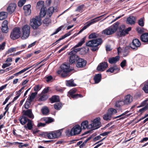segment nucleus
Returning a JSON list of instances; mask_svg holds the SVG:
<instances>
[{
	"mask_svg": "<svg viewBox=\"0 0 148 148\" xmlns=\"http://www.w3.org/2000/svg\"><path fill=\"white\" fill-rule=\"evenodd\" d=\"M102 42V40L101 38L92 39L87 42L86 45L87 46L92 47L91 50L93 51H96L98 49V46L100 45Z\"/></svg>",
	"mask_w": 148,
	"mask_h": 148,
	"instance_id": "obj_1",
	"label": "nucleus"
},
{
	"mask_svg": "<svg viewBox=\"0 0 148 148\" xmlns=\"http://www.w3.org/2000/svg\"><path fill=\"white\" fill-rule=\"evenodd\" d=\"M119 23L117 22L102 32V34L106 35H110L114 33L117 30Z\"/></svg>",
	"mask_w": 148,
	"mask_h": 148,
	"instance_id": "obj_2",
	"label": "nucleus"
},
{
	"mask_svg": "<svg viewBox=\"0 0 148 148\" xmlns=\"http://www.w3.org/2000/svg\"><path fill=\"white\" fill-rule=\"evenodd\" d=\"M30 25L34 29H37L41 25V18L39 16H36L31 19Z\"/></svg>",
	"mask_w": 148,
	"mask_h": 148,
	"instance_id": "obj_3",
	"label": "nucleus"
},
{
	"mask_svg": "<svg viewBox=\"0 0 148 148\" xmlns=\"http://www.w3.org/2000/svg\"><path fill=\"white\" fill-rule=\"evenodd\" d=\"M30 28L29 25H25L22 27L23 36L21 37L22 39H27L29 36L30 33Z\"/></svg>",
	"mask_w": 148,
	"mask_h": 148,
	"instance_id": "obj_4",
	"label": "nucleus"
},
{
	"mask_svg": "<svg viewBox=\"0 0 148 148\" xmlns=\"http://www.w3.org/2000/svg\"><path fill=\"white\" fill-rule=\"evenodd\" d=\"M21 32L19 27L14 28L11 32L10 37L13 40H15L21 36Z\"/></svg>",
	"mask_w": 148,
	"mask_h": 148,
	"instance_id": "obj_5",
	"label": "nucleus"
},
{
	"mask_svg": "<svg viewBox=\"0 0 148 148\" xmlns=\"http://www.w3.org/2000/svg\"><path fill=\"white\" fill-rule=\"evenodd\" d=\"M61 130H59L48 133L47 134V136L49 139L58 138L61 135Z\"/></svg>",
	"mask_w": 148,
	"mask_h": 148,
	"instance_id": "obj_6",
	"label": "nucleus"
},
{
	"mask_svg": "<svg viewBox=\"0 0 148 148\" xmlns=\"http://www.w3.org/2000/svg\"><path fill=\"white\" fill-rule=\"evenodd\" d=\"M103 15H101L100 16H98L96 18H95L94 19H93L91 20V21H89L88 24L84 26L82 29L80 30V31L77 34V35H78L80 33L82 32L84 30L86 29L87 27H89L91 25L97 22L99 20H96V19L97 18H100Z\"/></svg>",
	"mask_w": 148,
	"mask_h": 148,
	"instance_id": "obj_7",
	"label": "nucleus"
},
{
	"mask_svg": "<svg viewBox=\"0 0 148 148\" xmlns=\"http://www.w3.org/2000/svg\"><path fill=\"white\" fill-rule=\"evenodd\" d=\"M100 119L99 117L95 119L93 121L92 123L90 124V128H93L94 129H97L99 128L100 125L101 124V122H100Z\"/></svg>",
	"mask_w": 148,
	"mask_h": 148,
	"instance_id": "obj_8",
	"label": "nucleus"
},
{
	"mask_svg": "<svg viewBox=\"0 0 148 148\" xmlns=\"http://www.w3.org/2000/svg\"><path fill=\"white\" fill-rule=\"evenodd\" d=\"M82 131L79 125H76L74 126L71 130L70 134L71 136L79 134Z\"/></svg>",
	"mask_w": 148,
	"mask_h": 148,
	"instance_id": "obj_9",
	"label": "nucleus"
},
{
	"mask_svg": "<svg viewBox=\"0 0 148 148\" xmlns=\"http://www.w3.org/2000/svg\"><path fill=\"white\" fill-rule=\"evenodd\" d=\"M76 66L78 68H83L86 65L87 62L86 60L81 58H78L77 60Z\"/></svg>",
	"mask_w": 148,
	"mask_h": 148,
	"instance_id": "obj_10",
	"label": "nucleus"
},
{
	"mask_svg": "<svg viewBox=\"0 0 148 148\" xmlns=\"http://www.w3.org/2000/svg\"><path fill=\"white\" fill-rule=\"evenodd\" d=\"M108 66V64L106 62H101L98 65L97 69L98 71L102 72L105 70Z\"/></svg>",
	"mask_w": 148,
	"mask_h": 148,
	"instance_id": "obj_11",
	"label": "nucleus"
},
{
	"mask_svg": "<svg viewBox=\"0 0 148 148\" xmlns=\"http://www.w3.org/2000/svg\"><path fill=\"white\" fill-rule=\"evenodd\" d=\"M57 10L55 8L51 7L49 8L46 11V17L50 18L54 12H57Z\"/></svg>",
	"mask_w": 148,
	"mask_h": 148,
	"instance_id": "obj_12",
	"label": "nucleus"
},
{
	"mask_svg": "<svg viewBox=\"0 0 148 148\" xmlns=\"http://www.w3.org/2000/svg\"><path fill=\"white\" fill-rule=\"evenodd\" d=\"M22 114L23 115L27 116L31 119H33L34 117V115L32 112V110L31 109L26 110H23L22 112Z\"/></svg>",
	"mask_w": 148,
	"mask_h": 148,
	"instance_id": "obj_13",
	"label": "nucleus"
},
{
	"mask_svg": "<svg viewBox=\"0 0 148 148\" xmlns=\"http://www.w3.org/2000/svg\"><path fill=\"white\" fill-rule=\"evenodd\" d=\"M141 45L140 41L137 39H135L133 40L132 43L131 44L130 46L133 49H136Z\"/></svg>",
	"mask_w": 148,
	"mask_h": 148,
	"instance_id": "obj_14",
	"label": "nucleus"
},
{
	"mask_svg": "<svg viewBox=\"0 0 148 148\" xmlns=\"http://www.w3.org/2000/svg\"><path fill=\"white\" fill-rule=\"evenodd\" d=\"M16 6V5L14 3H12L9 4L7 10L8 13L11 14L15 11Z\"/></svg>",
	"mask_w": 148,
	"mask_h": 148,
	"instance_id": "obj_15",
	"label": "nucleus"
},
{
	"mask_svg": "<svg viewBox=\"0 0 148 148\" xmlns=\"http://www.w3.org/2000/svg\"><path fill=\"white\" fill-rule=\"evenodd\" d=\"M132 101V97L130 95L126 96L124 99L123 101V104H128L130 103Z\"/></svg>",
	"mask_w": 148,
	"mask_h": 148,
	"instance_id": "obj_16",
	"label": "nucleus"
},
{
	"mask_svg": "<svg viewBox=\"0 0 148 148\" xmlns=\"http://www.w3.org/2000/svg\"><path fill=\"white\" fill-rule=\"evenodd\" d=\"M119 31L118 32V35L120 36H124L126 34L125 29V26L122 25L119 27Z\"/></svg>",
	"mask_w": 148,
	"mask_h": 148,
	"instance_id": "obj_17",
	"label": "nucleus"
},
{
	"mask_svg": "<svg viewBox=\"0 0 148 148\" xmlns=\"http://www.w3.org/2000/svg\"><path fill=\"white\" fill-rule=\"evenodd\" d=\"M30 8L31 5L30 4H28L24 6L23 9L24 10L25 14L26 16L29 15L30 14L31 12Z\"/></svg>",
	"mask_w": 148,
	"mask_h": 148,
	"instance_id": "obj_18",
	"label": "nucleus"
},
{
	"mask_svg": "<svg viewBox=\"0 0 148 148\" xmlns=\"http://www.w3.org/2000/svg\"><path fill=\"white\" fill-rule=\"evenodd\" d=\"M119 68L116 65H115L113 67L110 68L106 71V72L111 73L115 72V73H116L119 72Z\"/></svg>",
	"mask_w": 148,
	"mask_h": 148,
	"instance_id": "obj_19",
	"label": "nucleus"
},
{
	"mask_svg": "<svg viewBox=\"0 0 148 148\" xmlns=\"http://www.w3.org/2000/svg\"><path fill=\"white\" fill-rule=\"evenodd\" d=\"M70 55L69 57V62L71 64H72L75 62L78 58V56L76 55L69 54Z\"/></svg>",
	"mask_w": 148,
	"mask_h": 148,
	"instance_id": "obj_20",
	"label": "nucleus"
},
{
	"mask_svg": "<svg viewBox=\"0 0 148 148\" xmlns=\"http://www.w3.org/2000/svg\"><path fill=\"white\" fill-rule=\"evenodd\" d=\"M29 120L26 117L23 115H22V116L20 117L19 119L20 122L22 125H25Z\"/></svg>",
	"mask_w": 148,
	"mask_h": 148,
	"instance_id": "obj_21",
	"label": "nucleus"
},
{
	"mask_svg": "<svg viewBox=\"0 0 148 148\" xmlns=\"http://www.w3.org/2000/svg\"><path fill=\"white\" fill-rule=\"evenodd\" d=\"M136 18L132 16H130L127 20V23L131 25L135 23Z\"/></svg>",
	"mask_w": 148,
	"mask_h": 148,
	"instance_id": "obj_22",
	"label": "nucleus"
},
{
	"mask_svg": "<svg viewBox=\"0 0 148 148\" xmlns=\"http://www.w3.org/2000/svg\"><path fill=\"white\" fill-rule=\"evenodd\" d=\"M120 59V57L119 56H116L114 57L110 58L108 59V62L111 64L116 63Z\"/></svg>",
	"mask_w": 148,
	"mask_h": 148,
	"instance_id": "obj_23",
	"label": "nucleus"
},
{
	"mask_svg": "<svg viewBox=\"0 0 148 148\" xmlns=\"http://www.w3.org/2000/svg\"><path fill=\"white\" fill-rule=\"evenodd\" d=\"M140 38L143 42L148 43V33H145L142 34Z\"/></svg>",
	"mask_w": 148,
	"mask_h": 148,
	"instance_id": "obj_24",
	"label": "nucleus"
},
{
	"mask_svg": "<svg viewBox=\"0 0 148 148\" xmlns=\"http://www.w3.org/2000/svg\"><path fill=\"white\" fill-rule=\"evenodd\" d=\"M65 83L66 85L69 87L75 86L76 85L73 79L66 81Z\"/></svg>",
	"mask_w": 148,
	"mask_h": 148,
	"instance_id": "obj_25",
	"label": "nucleus"
},
{
	"mask_svg": "<svg viewBox=\"0 0 148 148\" xmlns=\"http://www.w3.org/2000/svg\"><path fill=\"white\" fill-rule=\"evenodd\" d=\"M101 74H96L94 78L95 83H99L101 80Z\"/></svg>",
	"mask_w": 148,
	"mask_h": 148,
	"instance_id": "obj_26",
	"label": "nucleus"
},
{
	"mask_svg": "<svg viewBox=\"0 0 148 148\" xmlns=\"http://www.w3.org/2000/svg\"><path fill=\"white\" fill-rule=\"evenodd\" d=\"M90 125H88V122L87 121H85L83 122L81 124V127L82 129H84L86 128H90Z\"/></svg>",
	"mask_w": 148,
	"mask_h": 148,
	"instance_id": "obj_27",
	"label": "nucleus"
},
{
	"mask_svg": "<svg viewBox=\"0 0 148 148\" xmlns=\"http://www.w3.org/2000/svg\"><path fill=\"white\" fill-rule=\"evenodd\" d=\"M46 11L45 10V8L44 7H42L40 10V18L43 17L45 16H46Z\"/></svg>",
	"mask_w": 148,
	"mask_h": 148,
	"instance_id": "obj_28",
	"label": "nucleus"
},
{
	"mask_svg": "<svg viewBox=\"0 0 148 148\" xmlns=\"http://www.w3.org/2000/svg\"><path fill=\"white\" fill-rule=\"evenodd\" d=\"M112 115L109 112H108L107 113L103 116V119L105 120L109 121L111 118Z\"/></svg>",
	"mask_w": 148,
	"mask_h": 148,
	"instance_id": "obj_29",
	"label": "nucleus"
},
{
	"mask_svg": "<svg viewBox=\"0 0 148 148\" xmlns=\"http://www.w3.org/2000/svg\"><path fill=\"white\" fill-rule=\"evenodd\" d=\"M70 66L69 64H63L61 66V68L62 71H64L67 70L69 71V68Z\"/></svg>",
	"mask_w": 148,
	"mask_h": 148,
	"instance_id": "obj_30",
	"label": "nucleus"
},
{
	"mask_svg": "<svg viewBox=\"0 0 148 148\" xmlns=\"http://www.w3.org/2000/svg\"><path fill=\"white\" fill-rule=\"evenodd\" d=\"M7 17V13L5 12H2L0 13V20H3Z\"/></svg>",
	"mask_w": 148,
	"mask_h": 148,
	"instance_id": "obj_31",
	"label": "nucleus"
},
{
	"mask_svg": "<svg viewBox=\"0 0 148 148\" xmlns=\"http://www.w3.org/2000/svg\"><path fill=\"white\" fill-rule=\"evenodd\" d=\"M50 101L53 103L58 101H59V98L58 96L54 95L51 98Z\"/></svg>",
	"mask_w": 148,
	"mask_h": 148,
	"instance_id": "obj_32",
	"label": "nucleus"
},
{
	"mask_svg": "<svg viewBox=\"0 0 148 148\" xmlns=\"http://www.w3.org/2000/svg\"><path fill=\"white\" fill-rule=\"evenodd\" d=\"M31 67H27V68H24L23 69L21 70V71H19V72L15 73L14 75L15 76H17L23 73H24V72L28 70L29 69H30Z\"/></svg>",
	"mask_w": 148,
	"mask_h": 148,
	"instance_id": "obj_33",
	"label": "nucleus"
},
{
	"mask_svg": "<svg viewBox=\"0 0 148 148\" xmlns=\"http://www.w3.org/2000/svg\"><path fill=\"white\" fill-rule=\"evenodd\" d=\"M142 89L145 93H148V81L145 82Z\"/></svg>",
	"mask_w": 148,
	"mask_h": 148,
	"instance_id": "obj_34",
	"label": "nucleus"
},
{
	"mask_svg": "<svg viewBox=\"0 0 148 148\" xmlns=\"http://www.w3.org/2000/svg\"><path fill=\"white\" fill-rule=\"evenodd\" d=\"M42 120L45 121L46 123H49L53 121V119L51 117L44 118Z\"/></svg>",
	"mask_w": 148,
	"mask_h": 148,
	"instance_id": "obj_35",
	"label": "nucleus"
},
{
	"mask_svg": "<svg viewBox=\"0 0 148 148\" xmlns=\"http://www.w3.org/2000/svg\"><path fill=\"white\" fill-rule=\"evenodd\" d=\"M37 94V92L32 93L30 96L28 98V100L30 101H32L35 97L36 96V95Z\"/></svg>",
	"mask_w": 148,
	"mask_h": 148,
	"instance_id": "obj_36",
	"label": "nucleus"
},
{
	"mask_svg": "<svg viewBox=\"0 0 148 148\" xmlns=\"http://www.w3.org/2000/svg\"><path fill=\"white\" fill-rule=\"evenodd\" d=\"M84 7V5L83 4L79 6L75 10V11L80 13L82 12L83 11V9Z\"/></svg>",
	"mask_w": 148,
	"mask_h": 148,
	"instance_id": "obj_37",
	"label": "nucleus"
},
{
	"mask_svg": "<svg viewBox=\"0 0 148 148\" xmlns=\"http://www.w3.org/2000/svg\"><path fill=\"white\" fill-rule=\"evenodd\" d=\"M77 91V90L75 88H73L70 90L68 92V96L69 97H71L72 95H73Z\"/></svg>",
	"mask_w": 148,
	"mask_h": 148,
	"instance_id": "obj_38",
	"label": "nucleus"
},
{
	"mask_svg": "<svg viewBox=\"0 0 148 148\" xmlns=\"http://www.w3.org/2000/svg\"><path fill=\"white\" fill-rule=\"evenodd\" d=\"M85 38H82L81 41L78 42V43L75 45L74 47V48H76L81 46L82 44L85 42Z\"/></svg>",
	"mask_w": 148,
	"mask_h": 148,
	"instance_id": "obj_39",
	"label": "nucleus"
},
{
	"mask_svg": "<svg viewBox=\"0 0 148 148\" xmlns=\"http://www.w3.org/2000/svg\"><path fill=\"white\" fill-rule=\"evenodd\" d=\"M98 37V35L95 33H92L91 34L88 36L89 39L95 38Z\"/></svg>",
	"mask_w": 148,
	"mask_h": 148,
	"instance_id": "obj_40",
	"label": "nucleus"
},
{
	"mask_svg": "<svg viewBox=\"0 0 148 148\" xmlns=\"http://www.w3.org/2000/svg\"><path fill=\"white\" fill-rule=\"evenodd\" d=\"M48 98V96L47 95H42L39 99V100L40 101H44L46 100Z\"/></svg>",
	"mask_w": 148,
	"mask_h": 148,
	"instance_id": "obj_41",
	"label": "nucleus"
},
{
	"mask_svg": "<svg viewBox=\"0 0 148 148\" xmlns=\"http://www.w3.org/2000/svg\"><path fill=\"white\" fill-rule=\"evenodd\" d=\"M44 1H39L37 3L36 7L38 8L43 7L44 6Z\"/></svg>",
	"mask_w": 148,
	"mask_h": 148,
	"instance_id": "obj_42",
	"label": "nucleus"
},
{
	"mask_svg": "<svg viewBox=\"0 0 148 148\" xmlns=\"http://www.w3.org/2000/svg\"><path fill=\"white\" fill-rule=\"evenodd\" d=\"M42 112L43 114L47 115L49 112V110L47 107H44L42 108Z\"/></svg>",
	"mask_w": 148,
	"mask_h": 148,
	"instance_id": "obj_43",
	"label": "nucleus"
},
{
	"mask_svg": "<svg viewBox=\"0 0 148 148\" xmlns=\"http://www.w3.org/2000/svg\"><path fill=\"white\" fill-rule=\"evenodd\" d=\"M62 72L61 73V76L63 77H66L69 75V73L70 71L66 70L64 71H62Z\"/></svg>",
	"mask_w": 148,
	"mask_h": 148,
	"instance_id": "obj_44",
	"label": "nucleus"
},
{
	"mask_svg": "<svg viewBox=\"0 0 148 148\" xmlns=\"http://www.w3.org/2000/svg\"><path fill=\"white\" fill-rule=\"evenodd\" d=\"M27 128L29 130H31L33 127L32 121L30 120H29V121H28V123L27 124Z\"/></svg>",
	"mask_w": 148,
	"mask_h": 148,
	"instance_id": "obj_45",
	"label": "nucleus"
},
{
	"mask_svg": "<svg viewBox=\"0 0 148 148\" xmlns=\"http://www.w3.org/2000/svg\"><path fill=\"white\" fill-rule=\"evenodd\" d=\"M71 34V32H68L67 33L65 34L64 35L62 36L61 38H60L58 40H57L56 42H57L58 41H59L61 40L64 39L65 38L68 37V36H70Z\"/></svg>",
	"mask_w": 148,
	"mask_h": 148,
	"instance_id": "obj_46",
	"label": "nucleus"
},
{
	"mask_svg": "<svg viewBox=\"0 0 148 148\" xmlns=\"http://www.w3.org/2000/svg\"><path fill=\"white\" fill-rule=\"evenodd\" d=\"M62 107V104L61 103H56L54 105L55 109L58 110L60 109Z\"/></svg>",
	"mask_w": 148,
	"mask_h": 148,
	"instance_id": "obj_47",
	"label": "nucleus"
},
{
	"mask_svg": "<svg viewBox=\"0 0 148 148\" xmlns=\"http://www.w3.org/2000/svg\"><path fill=\"white\" fill-rule=\"evenodd\" d=\"M108 112H109L112 115L117 112L116 110L115 109L110 108L108 110Z\"/></svg>",
	"mask_w": 148,
	"mask_h": 148,
	"instance_id": "obj_48",
	"label": "nucleus"
},
{
	"mask_svg": "<svg viewBox=\"0 0 148 148\" xmlns=\"http://www.w3.org/2000/svg\"><path fill=\"white\" fill-rule=\"evenodd\" d=\"M125 105L123 104V101L119 100L116 102V106L118 107H119L121 106Z\"/></svg>",
	"mask_w": 148,
	"mask_h": 148,
	"instance_id": "obj_49",
	"label": "nucleus"
},
{
	"mask_svg": "<svg viewBox=\"0 0 148 148\" xmlns=\"http://www.w3.org/2000/svg\"><path fill=\"white\" fill-rule=\"evenodd\" d=\"M47 18L44 20L43 22L44 23L46 24H49L51 23V20L49 18Z\"/></svg>",
	"mask_w": 148,
	"mask_h": 148,
	"instance_id": "obj_50",
	"label": "nucleus"
},
{
	"mask_svg": "<svg viewBox=\"0 0 148 148\" xmlns=\"http://www.w3.org/2000/svg\"><path fill=\"white\" fill-rule=\"evenodd\" d=\"M148 109V104L145 107L141 108L139 110L138 112H141V113L145 111Z\"/></svg>",
	"mask_w": 148,
	"mask_h": 148,
	"instance_id": "obj_51",
	"label": "nucleus"
},
{
	"mask_svg": "<svg viewBox=\"0 0 148 148\" xmlns=\"http://www.w3.org/2000/svg\"><path fill=\"white\" fill-rule=\"evenodd\" d=\"M80 50V49L79 48L74 49L70 52L69 54L76 55L75 54L76 53L79 51Z\"/></svg>",
	"mask_w": 148,
	"mask_h": 148,
	"instance_id": "obj_52",
	"label": "nucleus"
},
{
	"mask_svg": "<svg viewBox=\"0 0 148 148\" xmlns=\"http://www.w3.org/2000/svg\"><path fill=\"white\" fill-rule=\"evenodd\" d=\"M83 96L81 94H74L73 95H72L71 98L73 99H76L78 98L79 97H83Z\"/></svg>",
	"mask_w": 148,
	"mask_h": 148,
	"instance_id": "obj_53",
	"label": "nucleus"
},
{
	"mask_svg": "<svg viewBox=\"0 0 148 148\" xmlns=\"http://www.w3.org/2000/svg\"><path fill=\"white\" fill-rule=\"evenodd\" d=\"M26 0H20L18 3V6L22 7L25 3Z\"/></svg>",
	"mask_w": 148,
	"mask_h": 148,
	"instance_id": "obj_54",
	"label": "nucleus"
},
{
	"mask_svg": "<svg viewBox=\"0 0 148 148\" xmlns=\"http://www.w3.org/2000/svg\"><path fill=\"white\" fill-rule=\"evenodd\" d=\"M16 48L12 47L9 49L8 52V53H11L16 51Z\"/></svg>",
	"mask_w": 148,
	"mask_h": 148,
	"instance_id": "obj_55",
	"label": "nucleus"
},
{
	"mask_svg": "<svg viewBox=\"0 0 148 148\" xmlns=\"http://www.w3.org/2000/svg\"><path fill=\"white\" fill-rule=\"evenodd\" d=\"M63 27V26H61L60 27H59V28H58L56 29V31L54 32L53 34H52L51 35H55Z\"/></svg>",
	"mask_w": 148,
	"mask_h": 148,
	"instance_id": "obj_56",
	"label": "nucleus"
},
{
	"mask_svg": "<svg viewBox=\"0 0 148 148\" xmlns=\"http://www.w3.org/2000/svg\"><path fill=\"white\" fill-rule=\"evenodd\" d=\"M138 24L141 26H143L144 25V23L142 18L140 19L138 22Z\"/></svg>",
	"mask_w": 148,
	"mask_h": 148,
	"instance_id": "obj_57",
	"label": "nucleus"
},
{
	"mask_svg": "<svg viewBox=\"0 0 148 148\" xmlns=\"http://www.w3.org/2000/svg\"><path fill=\"white\" fill-rule=\"evenodd\" d=\"M8 22L7 20H4L2 23V27H6L8 26Z\"/></svg>",
	"mask_w": 148,
	"mask_h": 148,
	"instance_id": "obj_58",
	"label": "nucleus"
},
{
	"mask_svg": "<svg viewBox=\"0 0 148 148\" xmlns=\"http://www.w3.org/2000/svg\"><path fill=\"white\" fill-rule=\"evenodd\" d=\"M1 30L3 32L7 33L8 32V27H2Z\"/></svg>",
	"mask_w": 148,
	"mask_h": 148,
	"instance_id": "obj_59",
	"label": "nucleus"
},
{
	"mask_svg": "<svg viewBox=\"0 0 148 148\" xmlns=\"http://www.w3.org/2000/svg\"><path fill=\"white\" fill-rule=\"evenodd\" d=\"M31 101H27L25 104V108L26 109H28L29 107Z\"/></svg>",
	"mask_w": 148,
	"mask_h": 148,
	"instance_id": "obj_60",
	"label": "nucleus"
},
{
	"mask_svg": "<svg viewBox=\"0 0 148 148\" xmlns=\"http://www.w3.org/2000/svg\"><path fill=\"white\" fill-rule=\"evenodd\" d=\"M11 64V63H4L2 66V68L3 69L5 68L10 66Z\"/></svg>",
	"mask_w": 148,
	"mask_h": 148,
	"instance_id": "obj_61",
	"label": "nucleus"
},
{
	"mask_svg": "<svg viewBox=\"0 0 148 148\" xmlns=\"http://www.w3.org/2000/svg\"><path fill=\"white\" fill-rule=\"evenodd\" d=\"M126 61L125 60H124L121 62V66L122 68L123 67L125 66L126 65Z\"/></svg>",
	"mask_w": 148,
	"mask_h": 148,
	"instance_id": "obj_62",
	"label": "nucleus"
},
{
	"mask_svg": "<svg viewBox=\"0 0 148 148\" xmlns=\"http://www.w3.org/2000/svg\"><path fill=\"white\" fill-rule=\"evenodd\" d=\"M148 100H145L143 101L142 103H141L140 105L139 106H138V108H139L140 107H141L144 106H145V104H146L147 102L148 101Z\"/></svg>",
	"mask_w": 148,
	"mask_h": 148,
	"instance_id": "obj_63",
	"label": "nucleus"
},
{
	"mask_svg": "<svg viewBox=\"0 0 148 148\" xmlns=\"http://www.w3.org/2000/svg\"><path fill=\"white\" fill-rule=\"evenodd\" d=\"M40 89V87L39 86V85H37L36 86L34 87V90L36 92H37V91L39 90Z\"/></svg>",
	"mask_w": 148,
	"mask_h": 148,
	"instance_id": "obj_64",
	"label": "nucleus"
}]
</instances>
